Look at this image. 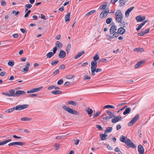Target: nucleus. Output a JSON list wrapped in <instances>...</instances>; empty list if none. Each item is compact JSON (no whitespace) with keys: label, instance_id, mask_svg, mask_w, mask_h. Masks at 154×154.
Listing matches in <instances>:
<instances>
[{"label":"nucleus","instance_id":"1","mask_svg":"<svg viewBox=\"0 0 154 154\" xmlns=\"http://www.w3.org/2000/svg\"><path fill=\"white\" fill-rule=\"evenodd\" d=\"M62 108L65 111L70 114L75 115H78L79 114V112L77 111L76 110L68 107L67 106L65 105H62Z\"/></svg>","mask_w":154,"mask_h":154},{"label":"nucleus","instance_id":"2","mask_svg":"<svg viewBox=\"0 0 154 154\" xmlns=\"http://www.w3.org/2000/svg\"><path fill=\"white\" fill-rule=\"evenodd\" d=\"M139 115L138 114H136L133 118L128 123L129 126H131L134 125L137 120L139 118Z\"/></svg>","mask_w":154,"mask_h":154},{"label":"nucleus","instance_id":"3","mask_svg":"<svg viewBox=\"0 0 154 154\" xmlns=\"http://www.w3.org/2000/svg\"><path fill=\"white\" fill-rule=\"evenodd\" d=\"M128 147H130L132 148H135L136 147V145L134 144L132 141L129 139H128V141L127 143L126 144Z\"/></svg>","mask_w":154,"mask_h":154},{"label":"nucleus","instance_id":"4","mask_svg":"<svg viewBox=\"0 0 154 154\" xmlns=\"http://www.w3.org/2000/svg\"><path fill=\"white\" fill-rule=\"evenodd\" d=\"M43 88V86H41L39 88H33L32 89L27 91L26 92L27 93H31L36 92L38 91Z\"/></svg>","mask_w":154,"mask_h":154},{"label":"nucleus","instance_id":"5","mask_svg":"<svg viewBox=\"0 0 154 154\" xmlns=\"http://www.w3.org/2000/svg\"><path fill=\"white\" fill-rule=\"evenodd\" d=\"M146 19L145 16H142L141 15H139L137 16L135 19L138 22H140L143 21Z\"/></svg>","mask_w":154,"mask_h":154},{"label":"nucleus","instance_id":"6","mask_svg":"<svg viewBox=\"0 0 154 154\" xmlns=\"http://www.w3.org/2000/svg\"><path fill=\"white\" fill-rule=\"evenodd\" d=\"M25 144V143L21 142H15L9 143L8 146H11L12 145H17L19 146H22Z\"/></svg>","mask_w":154,"mask_h":154},{"label":"nucleus","instance_id":"7","mask_svg":"<svg viewBox=\"0 0 154 154\" xmlns=\"http://www.w3.org/2000/svg\"><path fill=\"white\" fill-rule=\"evenodd\" d=\"M113 33V34L112 35H109L107 36V37L108 38L109 40L116 38L119 35V34L117 32H116Z\"/></svg>","mask_w":154,"mask_h":154},{"label":"nucleus","instance_id":"8","mask_svg":"<svg viewBox=\"0 0 154 154\" xmlns=\"http://www.w3.org/2000/svg\"><path fill=\"white\" fill-rule=\"evenodd\" d=\"M137 149L139 154H143L144 152V148L141 145H139L138 146Z\"/></svg>","mask_w":154,"mask_h":154},{"label":"nucleus","instance_id":"9","mask_svg":"<svg viewBox=\"0 0 154 154\" xmlns=\"http://www.w3.org/2000/svg\"><path fill=\"white\" fill-rule=\"evenodd\" d=\"M26 92L21 90H18L15 92L16 97H18L20 95L25 94Z\"/></svg>","mask_w":154,"mask_h":154},{"label":"nucleus","instance_id":"10","mask_svg":"<svg viewBox=\"0 0 154 154\" xmlns=\"http://www.w3.org/2000/svg\"><path fill=\"white\" fill-rule=\"evenodd\" d=\"M97 63L96 61H92L91 63V69L96 70L97 67Z\"/></svg>","mask_w":154,"mask_h":154},{"label":"nucleus","instance_id":"11","mask_svg":"<svg viewBox=\"0 0 154 154\" xmlns=\"http://www.w3.org/2000/svg\"><path fill=\"white\" fill-rule=\"evenodd\" d=\"M127 137L123 135H122L120 138V141L126 144L128 141Z\"/></svg>","mask_w":154,"mask_h":154},{"label":"nucleus","instance_id":"12","mask_svg":"<svg viewBox=\"0 0 154 154\" xmlns=\"http://www.w3.org/2000/svg\"><path fill=\"white\" fill-rule=\"evenodd\" d=\"M117 30V27L115 25H112L110 29V34H113L116 32Z\"/></svg>","mask_w":154,"mask_h":154},{"label":"nucleus","instance_id":"13","mask_svg":"<svg viewBox=\"0 0 154 154\" xmlns=\"http://www.w3.org/2000/svg\"><path fill=\"white\" fill-rule=\"evenodd\" d=\"M134 8V7L133 6L131 7L128 9L125 12V16L126 17H128L129 13Z\"/></svg>","mask_w":154,"mask_h":154},{"label":"nucleus","instance_id":"14","mask_svg":"<svg viewBox=\"0 0 154 154\" xmlns=\"http://www.w3.org/2000/svg\"><path fill=\"white\" fill-rule=\"evenodd\" d=\"M66 52L63 50H61L60 51L58 56L60 58H64L66 57Z\"/></svg>","mask_w":154,"mask_h":154},{"label":"nucleus","instance_id":"15","mask_svg":"<svg viewBox=\"0 0 154 154\" xmlns=\"http://www.w3.org/2000/svg\"><path fill=\"white\" fill-rule=\"evenodd\" d=\"M150 30L149 28L145 30L144 31H142L137 33V35L139 36H143L144 35L148 33Z\"/></svg>","mask_w":154,"mask_h":154},{"label":"nucleus","instance_id":"16","mask_svg":"<svg viewBox=\"0 0 154 154\" xmlns=\"http://www.w3.org/2000/svg\"><path fill=\"white\" fill-rule=\"evenodd\" d=\"M55 47L58 49H60L63 47V44L60 42L57 41L55 43Z\"/></svg>","mask_w":154,"mask_h":154},{"label":"nucleus","instance_id":"17","mask_svg":"<svg viewBox=\"0 0 154 154\" xmlns=\"http://www.w3.org/2000/svg\"><path fill=\"white\" fill-rule=\"evenodd\" d=\"M116 17H123L122 11L120 10H118L115 13Z\"/></svg>","mask_w":154,"mask_h":154},{"label":"nucleus","instance_id":"18","mask_svg":"<svg viewBox=\"0 0 154 154\" xmlns=\"http://www.w3.org/2000/svg\"><path fill=\"white\" fill-rule=\"evenodd\" d=\"M125 32V29L123 27H121L118 30V32L119 34H123Z\"/></svg>","mask_w":154,"mask_h":154},{"label":"nucleus","instance_id":"19","mask_svg":"<svg viewBox=\"0 0 154 154\" xmlns=\"http://www.w3.org/2000/svg\"><path fill=\"white\" fill-rule=\"evenodd\" d=\"M106 133H105L104 134H100V139L101 140H104L106 139L107 135L106 134Z\"/></svg>","mask_w":154,"mask_h":154},{"label":"nucleus","instance_id":"20","mask_svg":"<svg viewBox=\"0 0 154 154\" xmlns=\"http://www.w3.org/2000/svg\"><path fill=\"white\" fill-rule=\"evenodd\" d=\"M131 111V108L130 107L127 108L125 111L123 112V114L124 115L130 113Z\"/></svg>","mask_w":154,"mask_h":154},{"label":"nucleus","instance_id":"21","mask_svg":"<svg viewBox=\"0 0 154 154\" xmlns=\"http://www.w3.org/2000/svg\"><path fill=\"white\" fill-rule=\"evenodd\" d=\"M30 66V63L29 62H27L26 63V67L23 69V71L25 72V73L26 72L29 70V67Z\"/></svg>","mask_w":154,"mask_h":154},{"label":"nucleus","instance_id":"22","mask_svg":"<svg viewBox=\"0 0 154 154\" xmlns=\"http://www.w3.org/2000/svg\"><path fill=\"white\" fill-rule=\"evenodd\" d=\"M9 92V94H10L9 95L10 97L11 96H14L16 97L15 93V90L14 89H11L10 90L8 91Z\"/></svg>","mask_w":154,"mask_h":154},{"label":"nucleus","instance_id":"23","mask_svg":"<svg viewBox=\"0 0 154 154\" xmlns=\"http://www.w3.org/2000/svg\"><path fill=\"white\" fill-rule=\"evenodd\" d=\"M85 53L84 51L79 52L74 57V58L76 59L81 57L82 54Z\"/></svg>","mask_w":154,"mask_h":154},{"label":"nucleus","instance_id":"24","mask_svg":"<svg viewBox=\"0 0 154 154\" xmlns=\"http://www.w3.org/2000/svg\"><path fill=\"white\" fill-rule=\"evenodd\" d=\"M108 14L106 12L103 11L100 15V17L101 19H103V18L105 17Z\"/></svg>","mask_w":154,"mask_h":154},{"label":"nucleus","instance_id":"25","mask_svg":"<svg viewBox=\"0 0 154 154\" xmlns=\"http://www.w3.org/2000/svg\"><path fill=\"white\" fill-rule=\"evenodd\" d=\"M107 3L106 2L104 3L102 5L100 6L99 9L100 10H104L107 6Z\"/></svg>","mask_w":154,"mask_h":154},{"label":"nucleus","instance_id":"26","mask_svg":"<svg viewBox=\"0 0 154 154\" xmlns=\"http://www.w3.org/2000/svg\"><path fill=\"white\" fill-rule=\"evenodd\" d=\"M127 2V0H120V6L122 7L124 6L125 5V3Z\"/></svg>","mask_w":154,"mask_h":154},{"label":"nucleus","instance_id":"27","mask_svg":"<svg viewBox=\"0 0 154 154\" xmlns=\"http://www.w3.org/2000/svg\"><path fill=\"white\" fill-rule=\"evenodd\" d=\"M70 13H69L67 14L66 15L65 17V20L66 22L69 21L70 20Z\"/></svg>","mask_w":154,"mask_h":154},{"label":"nucleus","instance_id":"28","mask_svg":"<svg viewBox=\"0 0 154 154\" xmlns=\"http://www.w3.org/2000/svg\"><path fill=\"white\" fill-rule=\"evenodd\" d=\"M134 51L140 52H143L144 51L143 49L142 48H138L134 49Z\"/></svg>","mask_w":154,"mask_h":154},{"label":"nucleus","instance_id":"29","mask_svg":"<svg viewBox=\"0 0 154 154\" xmlns=\"http://www.w3.org/2000/svg\"><path fill=\"white\" fill-rule=\"evenodd\" d=\"M107 113L109 115V117H112V118L115 116V115L114 113L112 112L109 111H107Z\"/></svg>","mask_w":154,"mask_h":154},{"label":"nucleus","instance_id":"30","mask_svg":"<svg viewBox=\"0 0 154 154\" xmlns=\"http://www.w3.org/2000/svg\"><path fill=\"white\" fill-rule=\"evenodd\" d=\"M67 103L69 105H72L73 106H76L77 104V103L76 102L71 100L68 101Z\"/></svg>","mask_w":154,"mask_h":154},{"label":"nucleus","instance_id":"31","mask_svg":"<svg viewBox=\"0 0 154 154\" xmlns=\"http://www.w3.org/2000/svg\"><path fill=\"white\" fill-rule=\"evenodd\" d=\"M143 63V61H140L139 62H137L136 64L135 65V68L137 69L138 68L140 65H141V64Z\"/></svg>","mask_w":154,"mask_h":154},{"label":"nucleus","instance_id":"32","mask_svg":"<svg viewBox=\"0 0 154 154\" xmlns=\"http://www.w3.org/2000/svg\"><path fill=\"white\" fill-rule=\"evenodd\" d=\"M86 111L87 112L88 115H90L92 114L93 112V110L89 108H88L86 110Z\"/></svg>","mask_w":154,"mask_h":154},{"label":"nucleus","instance_id":"33","mask_svg":"<svg viewBox=\"0 0 154 154\" xmlns=\"http://www.w3.org/2000/svg\"><path fill=\"white\" fill-rule=\"evenodd\" d=\"M31 120V118L27 117H24L21 119V121H29Z\"/></svg>","mask_w":154,"mask_h":154},{"label":"nucleus","instance_id":"34","mask_svg":"<svg viewBox=\"0 0 154 154\" xmlns=\"http://www.w3.org/2000/svg\"><path fill=\"white\" fill-rule=\"evenodd\" d=\"M123 17H116V20L118 23L121 22L122 20Z\"/></svg>","mask_w":154,"mask_h":154},{"label":"nucleus","instance_id":"35","mask_svg":"<svg viewBox=\"0 0 154 154\" xmlns=\"http://www.w3.org/2000/svg\"><path fill=\"white\" fill-rule=\"evenodd\" d=\"M112 118V117H109V116H106L104 118H103V121L104 122H106L107 121L110 119H111Z\"/></svg>","mask_w":154,"mask_h":154},{"label":"nucleus","instance_id":"36","mask_svg":"<svg viewBox=\"0 0 154 154\" xmlns=\"http://www.w3.org/2000/svg\"><path fill=\"white\" fill-rule=\"evenodd\" d=\"M62 91L60 90H56L52 91V93L54 94L57 95L58 94H61L62 93Z\"/></svg>","mask_w":154,"mask_h":154},{"label":"nucleus","instance_id":"37","mask_svg":"<svg viewBox=\"0 0 154 154\" xmlns=\"http://www.w3.org/2000/svg\"><path fill=\"white\" fill-rule=\"evenodd\" d=\"M15 110V107H14L13 108H11L9 109H8L7 110H6L5 111V112H7V113H11V112H12L13 111H14Z\"/></svg>","mask_w":154,"mask_h":154},{"label":"nucleus","instance_id":"38","mask_svg":"<svg viewBox=\"0 0 154 154\" xmlns=\"http://www.w3.org/2000/svg\"><path fill=\"white\" fill-rule=\"evenodd\" d=\"M112 130V127H108L105 130V133H107L108 132H111Z\"/></svg>","mask_w":154,"mask_h":154},{"label":"nucleus","instance_id":"39","mask_svg":"<svg viewBox=\"0 0 154 154\" xmlns=\"http://www.w3.org/2000/svg\"><path fill=\"white\" fill-rule=\"evenodd\" d=\"M54 53L52 52H50L48 53L47 55V58H50L53 56L54 55Z\"/></svg>","mask_w":154,"mask_h":154},{"label":"nucleus","instance_id":"40","mask_svg":"<svg viewBox=\"0 0 154 154\" xmlns=\"http://www.w3.org/2000/svg\"><path fill=\"white\" fill-rule=\"evenodd\" d=\"M119 121V119L117 118V116L114 117L112 120V122L113 123H116L117 122Z\"/></svg>","mask_w":154,"mask_h":154},{"label":"nucleus","instance_id":"41","mask_svg":"<svg viewBox=\"0 0 154 154\" xmlns=\"http://www.w3.org/2000/svg\"><path fill=\"white\" fill-rule=\"evenodd\" d=\"M110 108L111 109H114L115 108V107L111 105H107L104 106L103 107V109H105L106 108Z\"/></svg>","mask_w":154,"mask_h":154},{"label":"nucleus","instance_id":"42","mask_svg":"<svg viewBox=\"0 0 154 154\" xmlns=\"http://www.w3.org/2000/svg\"><path fill=\"white\" fill-rule=\"evenodd\" d=\"M120 24H119V26L121 27H122L123 28L125 27V23L124 21L122 20V22H120Z\"/></svg>","mask_w":154,"mask_h":154},{"label":"nucleus","instance_id":"43","mask_svg":"<svg viewBox=\"0 0 154 154\" xmlns=\"http://www.w3.org/2000/svg\"><path fill=\"white\" fill-rule=\"evenodd\" d=\"M112 21V18L110 17L108 18L106 20V23L107 24L110 23Z\"/></svg>","mask_w":154,"mask_h":154},{"label":"nucleus","instance_id":"44","mask_svg":"<svg viewBox=\"0 0 154 154\" xmlns=\"http://www.w3.org/2000/svg\"><path fill=\"white\" fill-rule=\"evenodd\" d=\"M96 11L95 10H92L86 14L85 16L87 17L90 15L91 14H92L93 13H94Z\"/></svg>","mask_w":154,"mask_h":154},{"label":"nucleus","instance_id":"45","mask_svg":"<svg viewBox=\"0 0 154 154\" xmlns=\"http://www.w3.org/2000/svg\"><path fill=\"white\" fill-rule=\"evenodd\" d=\"M20 153L21 154H29L30 153V151L29 150H23L21 151Z\"/></svg>","mask_w":154,"mask_h":154},{"label":"nucleus","instance_id":"46","mask_svg":"<svg viewBox=\"0 0 154 154\" xmlns=\"http://www.w3.org/2000/svg\"><path fill=\"white\" fill-rule=\"evenodd\" d=\"M71 48V45L70 44H69L66 48V50L68 53L69 51H70Z\"/></svg>","mask_w":154,"mask_h":154},{"label":"nucleus","instance_id":"47","mask_svg":"<svg viewBox=\"0 0 154 154\" xmlns=\"http://www.w3.org/2000/svg\"><path fill=\"white\" fill-rule=\"evenodd\" d=\"M101 112L99 111H97L95 113H94L93 116V117H98L100 114Z\"/></svg>","mask_w":154,"mask_h":154},{"label":"nucleus","instance_id":"48","mask_svg":"<svg viewBox=\"0 0 154 154\" xmlns=\"http://www.w3.org/2000/svg\"><path fill=\"white\" fill-rule=\"evenodd\" d=\"M28 105H20L21 110L25 109L28 107Z\"/></svg>","mask_w":154,"mask_h":154},{"label":"nucleus","instance_id":"49","mask_svg":"<svg viewBox=\"0 0 154 154\" xmlns=\"http://www.w3.org/2000/svg\"><path fill=\"white\" fill-rule=\"evenodd\" d=\"M8 64L10 66H13L14 64V61H9L8 62Z\"/></svg>","mask_w":154,"mask_h":154},{"label":"nucleus","instance_id":"50","mask_svg":"<svg viewBox=\"0 0 154 154\" xmlns=\"http://www.w3.org/2000/svg\"><path fill=\"white\" fill-rule=\"evenodd\" d=\"M60 144L56 143L54 145L55 149V150H57L59 149L60 147Z\"/></svg>","mask_w":154,"mask_h":154},{"label":"nucleus","instance_id":"51","mask_svg":"<svg viewBox=\"0 0 154 154\" xmlns=\"http://www.w3.org/2000/svg\"><path fill=\"white\" fill-rule=\"evenodd\" d=\"M99 58L100 57L97 54H96L93 57V59L95 60V61L98 60Z\"/></svg>","mask_w":154,"mask_h":154},{"label":"nucleus","instance_id":"52","mask_svg":"<svg viewBox=\"0 0 154 154\" xmlns=\"http://www.w3.org/2000/svg\"><path fill=\"white\" fill-rule=\"evenodd\" d=\"M15 109L16 110H21L20 105H18L15 106Z\"/></svg>","mask_w":154,"mask_h":154},{"label":"nucleus","instance_id":"53","mask_svg":"<svg viewBox=\"0 0 154 154\" xmlns=\"http://www.w3.org/2000/svg\"><path fill=\"white\" fill-rule=\"evenodd\" d=\"M63 82V81L62 79H60L58 81L57 84L59 85H62Z\"/></svg>","mask_w":154,"mask_h":154},{"label":"nucleus","instance_id":"54","mask_svg":"<svg viewBox=\"0 0 154 154\" xmlns=\"http://www.w3.org/2000/svg\"><path fill=\"white\" fill-rule=\"evenodd\" d=\"M115 151L117 152H119V154H123L122 152L121 151H120L119 148L118 147H117L115 148Z\"/></svg>","mask_w":154,"mask_h":154},{"label":"nucleus","instance_id":"55","mask_svg":"<svg viewBox=\"0 0 154 154\" xmlns=\"http://www.w3.org/2000/svg\"><path fill=\"white\" fill-rule=\"evenodd\" d=\"M59 70L58 69H56L53 73V75H55L59 73Z\"/></svg>","mask_w":154,"mask_h":154},{"label":"nucleus","instance_id":"56","mask_svg":"<svg viewBox=\"0 0 154 154\" xmlns=\"http://www.w3.org/2000/svg\"><path fill=\"white\" fill-rule=\"evenodd\" d=\"M31 12V10H28L27 11V13L24 16V17L25 18L27 17L28 16L29 14Z\"/></svg>","mask_w":154,"mask_h":154},{"label":"nucleus","instance_id":"57","mask_svg":"<svg viewBox=\"0 0 154 154\" xmlns=\"http://www.w3.org/2000/svg\"><path fill=\"white\" fill-rule=\"evenodd\" d=\"M59 62V60L56 61L55 62H54V61H53L51 62V64L52 65L54 66V65H56V64L58 63Z\"/></svg>","mask_w":154,"mask_h":154},{"label":"nucleus","instance_id":"58","mask_svg":"<svg viewBox=\"0 0 154 154\" xmlns=\"http://www.w3.org/2000/svg\"><path fill=\"white\" fill-rule=\"evenodd\" d=\"M25 8H27L28 9H29L31 8L32 5L30 4H27L25 5Z\"/></svg>","mask_w":154,"mask_h":154},{"label":"nucleus","instance_id":"59","mask_svg":"<svg viewBox=\"0 0 154 154\" xmlns=\"http://www.w3.org/2000/svg\"><path fill=\"white\" fill-rule=\"evenodd\" d=\"M19 13L20 12L19 11H16L15 10H14L12 11V13L13 14H15V15L16 16L18 15L19 14Z\"/></svg>","mask_w":154,"mask_h":154},{"label":"nucleus","instance_id":"60","mask_svg":"<svg viewBox=\"0 0 154 154\" xmlns=\"http://www.w3.org/2000/svg\"><path fill=\"white\" fill-rule=\"evenodd\" d=\"M65 68V66L63 64L61 65L59 67L60 69H64Z\"/></svg>","mask_w":154,"mask_h":154},{"label":"nucleus","instance_id":"61","mask_svg":"<svg viewBox=\"0 0 154 154\" xmlns=\"http://www.w3.org/2000/svg\"><path fill=\"white\" fill-rule=\"evenodd\" d=\"M65 135L64 136H58L56 137V139L58 140H59L60 139H61V138H62L63 137H65Z\"/></svg>","mask_w":154,"mask_h":154},{"label":"nucleus","instance_id":"62","mask_svg":"<svg viewBox=\"0 0 154 154\" xmlns=\"http://www.w3.org/2000/svg\"><path fill=\"white\" fill-rule=\"evenodd\" d=\"M122 128V126L120 124H118L116 126V130H119L120 129Z\"/></svg>","mask_w":154,"mask_h":154},{"label":"nucleus","instance_id":"63","mask_svg":"<svg viewBox=\"0 0 154 154\" xmlns=\"http://www.w3.org/2000/svg\"><path fill=\"white\" fill-rule=\"evenodd\" d=\"M6 74V72H5L3 71V72H1V73L0 74V76H3L5 75Z\"/></svg>","mask_w":154,"mask_h":154},{"label":"nucleus","instance_id":"64","mask_svg":"<svg viewBox=\"0 0 154 154\" xmlns=\"http://www.w3.org/2000/svg\"><path fill=\"white\" fill-rule=\"evenodd\" d=\"M1 5L2 6H5L6 5V3L4 1H3L1 2Z\"/></svg>","mask_w":154,"mask_h":154}]
</instances>
